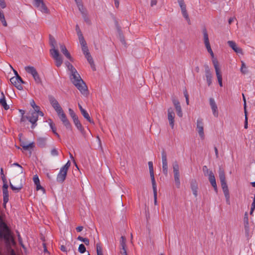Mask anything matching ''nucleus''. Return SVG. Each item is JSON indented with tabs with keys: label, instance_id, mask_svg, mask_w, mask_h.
<instances>
[{
	"label": "nucleus",
	"instance_id": "obj_1",
	"mask_svg": "<svg viewBox=\"0 0 255 255\" xmlns=\"http://www.w3.org/2000/svg\"><path fill=\"white\" fill-rule=\"evenodd\" d=\"M49 42L52 47V48L50 50V54L55 61L56 66L59 67L62 65L63 59L58 50L55 48L56 40L54 37L51 35H49Z\"/></svg>",
	"mask_w": 255,
	"mask_h": 255
},
{
	"label": "nucleus",
	"instance_id": "obj_2",
	"mask_svg": "<svg viewBox=\"0 0 255 255\" xmlns=\"http://www.w3.org/2000/svg\"><path fill=\"white\" fill-rule=\"evenodd\" d=\"M13 234L0 215V240L11 237Z\"/></svg>",
	"mask_w": 255,
	"mask_h": 255
},
{
	"label": "nucleus",
	"instance_id": "obj_3",
	"mask_svg": "<svg viewBox=\"0 0 255 255\" xmlns=\"http://www.w3.org/2000/svg\"><path fill=\"white\" fill-rule=\"evenodd\" d=\"M6 239L1 240L0 242L3 243L7 254L8 255H17L15 251L12 248V246L16 245L13 236Z\"/></svg>",
	"mask_w": 255,
	"mask_h": 255
},
{
	"label": "nucleus",
	"instance_id": "obj_4",
	"mask_svg": "<svg viewBox=\"0 0 255 255\" xmlns=\"http://www.w3.org/2000/svg\"><path fill=\"white\" fill-rule=\"evenodd\" d=\"M66 65L70 72V79L73 84L80 82L83 80L77 70L70 63L67 62Z\"/></svg>",
	"mask_w": 255,
	"mask_h": 255
},
{
	"label": "nucleus",
	"instance_id": "obj_5",
	"mask_svg": "<svg viewBox=\"0 0 255 255\" xmlns=\"http://www.w3.org/2000/svg\"><path fill=\"white\" fill-rule=\"evenodd\" d=\"M219 177L221 182V185L224 194L226 198L228 199L229 198V191L226 180V176L224 170L221 167L219 169Z\"/></svg>",
	"mask_w": 255,
	"mask_h": 255
},
{
	"label": "nucleus",
	"instance_id": "obj_6",
	"mask_svg": "<svg viewBox=\"0 0 255 255\" xmlns=\"http://www.w3.org/2000/svg\"><path fill=\"white\" fill-rule=\"evenodd\" d=\"M59 119L62 122L63 124L66 128L67 129L71 130L72 126L70 122L68 120L66 114L64 113L63 110L61 111L60 112L57 113Z\"/></svg>",
	"mask_w": 255,
	"mask_h": 255
},
{
	"label": "nucleus",
	"instance_id": "obj_7",
	"mask_svg": "<svg viewBox=\"0 0 255 255\" xmlns=\"http://www.w3.org/2000/svg\"><path fill=\"white\" fill-rule=\"evenodd\" d=\"M33 1L34 6L42 13H48L49 12V10L44 3L43 0H33Z\"/></svg>",
	"mask_w": 255,
	"mask_h": 255
},
{
	"label": "nucleus",
	"instance_id": "obj_8",
	"mask_svg": "<svg viewBox=\"0 0 255 255\" xmlns=\"http://www.w3.org/2000/svg\"><path fill=\"white\" fill-rule=\"evenodd\" d=\"M203 33L204 43H205L206 48H207L208 52L210 54L212 57L213 58L214 56V53H213V51L211 49V46H210L209 37H208V34L206 28H204L203 29Z\"/></svg>",
	"mask_w": 255,
	"mask_h": 255
},
{
	"label": "nucleus",
	"instance_id": "obj_9",
	"mask_svg": "<svg viewBox=\"0 0 255 255\" xmlns=\"http://www.w3.org/2000/svg\"><path fill=\"white\" fill-rule=\"evenodd\" d=\"M48 99L51 106L55 110L57 113L63 110L62 108L60 106L58 101L55 99V98L53 96L49 95L48 96Z\"/></svg>",
	"mask_w": 255,
	"mask_h": 255
},
{
	"label": "nucleus",
	"instance_id": "obj_10",
	"mask_svg": "<svg viewBox=\"0 0 255 255\" xmlns=\"http://www.w3.org/2000/svg\"><path fill=\"white\" fill-rule=\"evenodd\" d=\"M74 85L80 91L82 94L85 96H87L88 95L87 87L83 80Z\"/></svg>",
	"mask_w": 255,
	"mask_h": 255
},
{
	"label": "nucleus",
	"instance_id": "obj_11",
	"mask_svg": "<svg viewBox=\"0 0 255 255\" xmlns=\"http://www.w3.org/2000/svg\"><path fill=\"white\" fill-rule=\"evenodd\" d=\"M20 145L22 147V149L24 150H28L29 149H32L34 147V142H31L27 143L26 141L22 140V134L19 133L18 135Z\"/></svg>",
	"mask_w": 255,
	"mask_h": 255
},
{
	"label": "nucleus",
	"instance_id": "obj_12",
	"mask_svg": "<svg viewBox=\"0 0 255 255\" xmlns=\"http://www.w3.org/2000/svg\"><path fill=\"white\" fill-rule=\"evenodd\" d=\"M161 156L163 173L164 175H166L168 173V163L166 153L164 149L162 151Z\"/></svg>",
	"mask_w": 255,
	"mask_h": 255
},
{
	"label": "nucleus",
	"instance_id": "obj_13",
	"mask_svg": "<svg viewBox=\"0 0 255 255\" xmlns=\"http://www.w3.org/2000/svg\"><path fill=\"white\" fill-rule=\"evenodd\" d=\"M213 62L214 64V68L215 69L216 74V76H217V77L218 79V81L220 87H222L223 86L222 76V74L220 71L218 62L217 61H216L215 60H214L213 61Z\"/></svg>",
	"mask_w": 255,
	"mask_h": 255
},
{
	"label": "nucleus",
	"instance_id": "obj_14",
	"mask_svg": "<svg viewBox=\"0 0 255 255\" xmlns=\"http://www.w3.org/2000/svg\"><path fill=\"white\" fill-rule=\"evenodd\" d=\"M197 130L200 137L202 139H204L205 137L204 133V124L203 120L201 119H198L197 121Z\"/></svg>",
	"mask_w": 255,
	"mask_h": 255
},
{
	"label": "nucleus",
	"instance_id": "obj_15",
	"mask_svg": "<svg viewBox=\"0 0 255 255\" xmlns=\"http://www.w3.org/2000/svg\"><path fill=\"white\" fill-rule=\"evenodd\" d=\"M38 118L37 113L35 112H32L30 115L26 117V118L32 124V128H34L36 126V122L38 120Z\"/></svg>",
	"mask_w": 255,
	"mask_h": 255
},
{
	"label": "nucleus",
	"instance_id": "obj_16",
	"mask_svg": "<svg viewBox=\"0 0 255 255\" xmlns=\"http://www.w3.org/2000/svg\"><path fill=\"white\" fill-rule=\"evenodd\" d=\"M175 114L172 108H170L168 109V120L169 125L172 128H173L174 126Z\"/></svg>",
	"mask_w": 255,
	"mask_h": 255
},
{
	"label": "nucleus",
	"instance_id": "obj_17",
	"mask_svg": "<svg viewBox=\"0 0 255 255\" xmlns=\"http://www.w3.org/2000/svg\"><path fill=\"white\" fill-rule=\"evenodd\" d=\"M172 102L173 104L175 107V108L176 109L177 114L179 117H182L183 114L182 111L181 109V107L180 104V102L178 101V100L173 98L172 99Z\"/></svg>",
	"mask_w": 255,
	"mask_h": 255
},
{
	"label": "nucleus",
	"instance_id": "obj_18",
	"mask_svg": "<svg viewBox=\"0 0 255 255\" xmlns=\"http://www.w3.org/2000/svg\"><path fill=\"white\" fill-rule=\"evenodd\" d=\"M209 103L214 116L216 117H217L218 116V107L215 100L213 98H210L209 99Z\"/></svg>",
	"mask_w": 255,
	"mask_h": 255
},
{
	"label": "nucleus",
	"instance_id": "obj_19",
	"mask_svg": "<svg viewBox=\"0 0 255 255\" xmlns=\"http://www.w3.org/2000/svg\"><path fill=\"white\" fill-rule=\"evenodd\" d=\"M67 174V171L61 168L59 173L57 175V181L59 183H63L66 179Z\"/></svg>",
	"mask_w": 255,
	"mask_h": 255
},
{
	"label": "nucleus",
	"instance_id": "obj_20",
	"mask_svg": "<svg viewBox=\"0 0 255 255\" xmlns=\"http://www.w3.org/2000/svg\"><path fill=\"white\" fill-rule=\"evenodd\" d=\"M209 176V181H210L211 184L214 188V190L216 192H217V186L216 182V179L214 176V173L212 171L209 172L208 174Z\"/></svg>",
	"mask_w": 255,
	"mask_h": 255
},
{
	"label": "nucleus",
	"instance_id": "obj_21",
	"mask_svg": "<svg viewBox=\"0 0 255 255\" xmlns=\"http://www.w3.org/2000/svg\"><path fill=\"white\" fill-rule=\"evenodd\" d=\"M190 187L193 194L195 197L198 195V184L195 179H192L190 181Z\"/></svg>",
	"mask_w": 255,
	"mask_h": 255
},
{
	"label": "nucleus",
	"instance_id": "obj_22",
	"mask_svg": "<svg viewBox=\"0 0 255 255\" xmlns=\"http://www.w3.org/2000/svg\"><path fill=\"white\" fill-rule=\"evenodd\" d=\"M60 48L61 52L66 57V58H68L70 61H73V58L67 49L66 46L63 44H60Z\"/></svg>",
	"mask_w": 255,
	"mask_h": 255
},
{
	"label": "nucleus",
	"instance_id": "obj_23",
	"mask_svg": "<svg viewBox=\"0 0 255 255\" xmlns=\"http://www.w3.org/2000/svg\"><path fill=\"white\" fill-rule=\"evenodd\" d=\"M19 75L17 76H14L10 78V81L11 83L14 85L18 90H23V87L18 84V81H17V79L19 78Z\"/></svg>",
	"mask_w": 255,
	"mask_h": 255
},
{
	"label": "nucleus",
	"instance_id": "obj_24",
	"mask_svg": "<svg viewBox=\"0 0 255 255\" xmlns=\"http://www.w3.org/2000/svg\"><path fill=\"white\" fill-rule=\"evenodd\" d=\"M228 44L229 45V46L234 50L235 52H236L237 53L242 54V49L241 48L238 47L236 43L234 41H228Z\"/></svg>",
	"mask_w": 255,
	"mask_h": 255
},
{
	"label": "nucleus",
	"instance_id": "obj_25",
	"mask_svg": "<svg viewBox=\"0 0 255 255\" xmlns=\"http://www.w3.org/2000/svg\"><path fill=\"white\" fill-rule=\"evenodd\" d=\"M244 224L245 233L247 235H248L249 233L250 228H249L248 214L247 212H246L245 214V215H244Z\"/></svg>",
	"mask_w": 255,
	"mask_h": 255
},
{
	"label": "nucleus",
	"instance_id": "obj_26",
	"mask_svg": "<svg viewBox=\"0 0 255 255\" xmlns=\"http://www.w3.org/2000/svg\"><path fill=\"white\" fill-rule=\"evenodd\" d=\"M148 165L149 166V173L151 180V183L154 184L156 183L154 175V170H153V163L152 161H149L148 162Z\"/></svg>",
	"mask_w": 255,
	"mask_h": 255
},
{
	"label": "nucleus",
	"instance_id": "obj_27",
	"mask_svg": "<svg viewBox=\"0 0 255 255\" xmlns=\"http://www.w3.org/2000/svg\"><path fill=\"white\" fill-rule=\"evenodd\" d=\"M0 105L5 110H7L9 108V106L6 104L5 96L3 92L1 93V98L0 99Z\"/></svg>",
	"mask_w": 255,
	"mask_h": 255
},
{
	"label": "nucleus",
	"instance_id": "obj_28",
	"mask_svg": "<svg viewBox=\"0 0 255 255\" xmlns=\"http://www.w3.org/2000/svg\"><path fill=\"white\" fill-rule=\"evenodd\" d=\"M85 57L86 58L87 61L89 63V64L91 65V68L92 69L95 71L96 70V68L94 65V60L90 54V53H86V55H85Z\"/></svg>",
	"mask_w": 255,
	"mask_h": 255
},
{
	"label": "nucleus",
	"instance_id": "obj_29",
	"mask_svg": "<svg viewBox=\"0 0 255 255\" xmlns=\"http://www.w3.org/2000/svg\"><path fill=\"white\" fill-rule=\"evenodd\" d=\"M74 124H75L76 128H78V130L80 131L81 133L82 134H84L85 133V130L83 127L82 126V124H81L80 121L79 119H77L75 121H73Z\"/></svg>",
	"mask_w": 255,
	"mask_h": 255
},
{
	"label": "nucleus",
	"instance_id": "obj_30",
	"mask_svg": "<svg viewBox=\"0 0 255 255\" xmlns=\"http://www.w3.org/2000/svg\"><path fill=\"white\" fill-rule=\"evenodd\" d=\"M3 193V205L4 208L6 207V204L8 202L9 200V194L8 190H2Z\"/></svg>",
	"mask_w": 255,
	"mask_h": 255
},
{
	"label": "nucleus",
	"instance_id": "obj_31",
	"mask_svg": "<svg viewBox=\"0 0 255 255\" xmlns=\"http://www.w3.org/2000/svg\"><path fill=\"white\" fill-rule=\"evenodd\" d=\"M24 69L27 73L31 74L32 76L38 73L36 69L33 66H26Z\"/></svg>",
	"mask_w": 255,
	"mask_h": 255
},
{
	"label": "nucleus",
	"instance_id": "obj_32",
	"mask_svg": "<svg viewBox=\"0 0 255 255\" xmlns=\"http://www.w3.org/2000/svg\"><path fill=\"white\" fill-rule=\"evenodd\" d=\"M46 138L45 137H38L37 139V145L40 147H45L46 143Z\"/></svg>",
	"mask_w": 255,
	"mask_h": 255
},
{
	"label": "nucleus",
	"instance_id": "obj_33",
	"mask_svg": "<svg viewBox=\"0 0 255 255\" xmlns=\"http://www.w3.org/2000/svg\"><path fill=\"white\" fill-rule=\"evenodd\" d=\"M174 173V178L175 180V183L176 187L179 188L180 186V173L179 172H173Z\"/></svg>",
	"mask_w": 255,
	"mask_h": 255
},
{
	"label": "nucleus",
	"instance_id": "obj_34",
	"mask_svg": "<svg viewBox=\"0 0 255 255\" xmlns=\"http://www.w3.org/2000/svg\"><path fill=\"white\" fill-rule=\"evenodd\" d=\"M50 122H49V125H50V128H51V129L52 130V132L59 139H60L59 134L56 132V128L55 127L54 124L52 122V121L51 120H50Z\"/></svg>",
	"mask_w": 255,
	"mask_h": 255
},
{
	"label": "nucleus",
	"instance_id": "obj_35",
	"mask_svg": "<svg viewBox=\"0 0 255 255\" xmlns=\"http://www.w3.org/2000/svg\"><path fill=\"white\" fill-rule=\"evenodd\" d=\"M81 113L84 118H85L88 121H89L90 123L94 124L93 121L91 119L89 114L85 110L82 111Z\"/></svg>",
	"mask_w": 255,
	"mask_h": 255
},
{
	"label": "nucleus",
	"instance_id": "obj_36",
	"mask_svg": "<svg viewBox=\"0 0 255 255\" xmlns=\"http://www.w3.org/2000/svg\"><path fill=\"white\" fill-rule=\"evenodd\" d=\"M153 191V195H154V204L156 205L157 204V188H156V184L154 183L152 184Z\"/></svg>",
	"mask_w": 255,
	"mask_h": 255
},
{
	"label": "nucleus",
	"instance_id": "obj_37",
	"mask_svg": "<svg viewBox=\"0 0 255 255\" xmlns=\"http://www.w3.org/2000/svg\"><path fill=\"white\" fill-rule=\"evenodd\" d=\"M9 186H10V187L11 188V189L13 191H15L16 192H18L23 187V186H22V184H20L17 186L15 187V186H13L11 183H10Z\"/></svg>",
	"mask_w": 255,
	"mask_h": 255
},
{
	"label": "nucleus",
	"instance_id": "obj_38",
	"mask_svg": "<svg viewBox=\"0 0 255 255\" xmlns=\"http://www.w3.org/2000/svg\"><path fill=\"white\" fill-rule=\"evenodd\" d=\"M204 67H205L206 77L207 78V77H212V74L210 71L209 66L208 65L206 64L204 65Z\"/></svg>",
	"mask_w": 255,
	"mask_h": 255
},
{
	"label": "nucleus",
	"instance_id": "obj_39",
	"mask_svg": "<svg viewBox=\"0 0 255 255\" xmlns=\"http://www.w3.org/2000/svg\"><path fill=\"white\" fill-rule=\"evenodd\" d=\"M181 9V12L186 10V6L185 4L184 0H177Z\"/></svg>",
	"mask_w": 255,
	"mask_h": 255
},
{
	"label": "nucleus",
	"instance_id": "obj_40",
	"mask_svg": "<svg viewBox=\"0 0 255 255\" xmlns=\"http://www.w3.org/2000/svg\"><path fill=\"white\" fill-rule=\"evenodd\" d=\"M121 248H126V238L125 236H122L120 241Z\"/></svg>",
	"mask_w": 255,
	"mask_h": 255
},
{
	"label": "nucleus",
	"instance_id": "obj_41",
	"mask_svg": "<svg viewBox=\"0 0 255 255\" xmlns=\"http://www.w3.org/2000/svg\"><path fill=\"white\" fill-rule=\"evenodd\" d=\"M78 38L81 46H84L85 45H87V43L84 39L83 34L78 35Z\"/></svg>",
	"mask_w": 255,
	"mask_h": 255
},
{
	"label": "nucleus",
	"instance_id": "obj_42",
	"mask_svg": "<svg viewBox=\"0 0 255 255\" xmlns=\"http://www.w3.org/2000/svg\"><path fill=\"white\" fill-rule=\"evenodd\" d=\"M79 2L80 3H76L77 5V7H78L79 11L81 12V14H82L83 13H85L86 12H85L84 10L83 5L82 3V0H81Z\"/></svg>",
	"mask_w": 255,
	"mask_h": 255
},
{
	"label": "nucleus",
	"instance_id": "obj_43",
	"mask_svg": "<svg viewBox=\"0 0 255 255\" xmlns=\"http://www.w3.org/2000/svg\"><path fill=\"white\" fill-rule=\"evenodd\" d=\"M96 249L97 255H103L102 248L100 244L96 245Z\"/></svg>",
	"mask_w": 255,
	"mask_h": 255
},
{
	"label": "nucleus",
	"instance_id": "obj_44",
	"mask_svg": "<svg viewBox=\"0 0 255 255\" xmlns=\"http://www.w3.org/2000/svg\"><path fill=\"white\" fill-rule=\"evenodd\" d=\"M173 172H179V165L178 162L177 161H175L173 162L172 164Z\"/></svg>",
	"mask_w": 255,
	"mask_h": 255
},
{
	"label": "nucleus",
	"instance_id": "obj_45",
	"mask_svg": "<svg viewBox=\"0 0 255 255\" xmlns=\"http://www.w3.org/2000/svg\"><path fill=\"white\" fill-rule=\"evenodd\" d=\"M33 78L37 84L41 83V80L38 73L35 74L34 76H33Z\"/></svg>",
	"mask_w": 255,
	"mask_h": 255
},
{
	"label": "nucleus",
	"instance_id": "obj_46",
	"mask_svg": "<svg viewBox=\"0 0 255 255\" xmlns=\"http://www.w3.org/2000/svg\"><path fill=\"white\" fill-rule=\"evenodd\" d=\"M77 239L79 241H81L85 243L86 245H89V240L88 238H84L81 236H79Z\"/></svg>",
	"mask_w": 255,
	"mask_h": 255
},
{
	"label": "nucleus",
	"instance_id": "obj_47",
	"mask_svg": "<svg viewBox=\"0 0 255 255\" xmlns=\"http://www.w3.org/2000/svg\"><path fill=\"white\" fill-rule=\"evenodd\" d=\"M83 17L84 19V21L88 24H91V20L89 17L87 15V13L86 12L83 13L82 14Z\"/></svg>",
	"mask_w": 255,
	"mask_h": 255
},
{
	"label": "nucleus",
	"instance_id": "obj_48",
	"mask_svg": "<svg viewBox=\"0 0 255 255\" xmlns=\"http://www.w3.org/2000/svg\"><path fill=\"white\" fill-rule=\"evenodd\" d=\"M86 251V247L84 245L81 244L79 245L78 248V251L82 254L84 253Z\"/></svg>",
	"mask_w": 255,
	"mask_h": 255
},
{
	"label": "nucleus",
	"instance_id": "obj_49",
	"mask_svg": "<svg viewBox=\"0 0 255 255\" xmlns=\"http://www.w3.org/2000/svg\"><path fill=\"white\" fill-rule=\"evenodd\" d=\"M182 15H183V17L188 21V23L189 24H190V19H189V16H188V14L187 13V10L182 11Z\"/></svg>",
	"mask_w": 255,
	"mask_h": 255
},
{
	"label": "nucleus",
	"instance_id": "obj_50",
	"mask_svg": "<svg viewBox=\"0 0 255 255\" xmlns=\"http://www.w3.org/2000/svg\"><path fill=\"white\" fill-rule=\"evenodd\" d=\"M82 50L83 51V53L84 55H86V53H90L89 51V49L87 46V45H85L84 46H82Z\"/></svg>",
	"mask_w": 255,
	"mask_h": 255
},
{
	"label": "nucleus",
	"instance_id": "obj_51",
	"mask_svg": "<svg viewBox=\"0 0 255 255\" xmlns=\"http://www.w3.org/2000/svg\"><path fill=\"white\" fill-rule=\"evenodd\" d=\"M71 165V162L69 160L68 162L61 168V169H63L66 171H68L69 168Z\"/></svg>",
	"mask_w": 255,
	"mask_h": 255
},
{
	"label": "nucleus",
	"instance_id": "obj_52",
	"mask_svg": "<svg viewBox=\"0 0 255 255\" xmlns=\"http://www.w3.org/2000/svg\"><path fill=\"white\" fill-rule=\"evenodd\" d=\"M33 181L35 184H39L40 183L39 178L37 175H34L33 177Z\"/></svg>",
	"mask_w": 255,
	"mask_h": 255
},
{
	"label": "nucleus",
	"instance_id": "obj_53",
	"mask_svg": "<svg viewBox=\"0 0 255 255\" xmlns=\"http://www.w3.org/2000/svg\"><path fill=\"white\" fill-rule=\"evenodd\" d=\"M120 254L122 255H128L126 250V248H120Z\"/></svg>",
	"mask_w": 255,
	"mask_h": 255
},
{
	"label": "nucleus",
	"instance_id": "obj_54",
	"mask_svg": "<svg viewBox=\"0 0 255 255\" xmlns=\"http://www.w3.org/2000/svg\"><path fill=\"white\" fill-rule=\"evenodd\" d=\"M51 154L52 156H57L58 155V151L56 148H53L51 151Z\"/></svg>",
	"mask_w": 255,
	"mask_h": 255
},
{
	"label": "nucleus",
	"instance_id": "obj_55",
	"mask_svg": "<svg viewBox=\"0 0 255 255\" xmlns=\"http://www.w3.org/2000/svg\"><path fill=\"white\" fill-rule=\"evenodd\" d=\"M255 209V199H254L253 202L252 204V207L250 211V214L252 215Z\"/></svg>",
	"mask_w": 255,
	"mask_h": 255
},
{
	"label": "nucleus",
	"instance_id": "obj_56",
	"mask_svg": "<svg viewBox=\"0 0 255 255\" xmlns=\"http://www.w3.org/2000/svg\"><path fill=\"white\" fill-rule=\"evenodd\" d=\"M76 31L77 32V35H80L82 34V33L80 29V27L78 24L76 25Z\"/></svg>",
	"mask_w": 255,
	"mask_h": 255
},
{
	"label": "nucleus",
	"instance_id": "obj_57",
	"mask_svg": "<svg viewBox=\"0 0 255 255\" xmlns=\"http://www.w3.org/2000/svg\"><path fill=\"white\" fill-rule=\"evenodd\" d=\"M0 6L2 8H4L6 7V5L4 0H0Z\"/></svg>",
	"mask_w": 255,
	"mask_h": 255
},
{
	"label": "nucleus",
	"instance_id": "obj_58",
	"mask_svg": "<svg viewBox=\"0 0 255 255\" xmlns=\"http://www.w3.org/2000/svg\"><path fill=\"white\" fill-rule=\"evenodd\" d=\"M212 77H207L206 78V80H207V82L208 86H210L212 84Z\"/></svg>",
	"mask_w": 255,
	"mask_h": 255
},
{
	"label": "nucleus",
	"instance_id": "obj_59",
	"mask_svg": "<svg viewBox=\"0 0 255 255\" xmlns=\"http://www.w3.org/2000/svg\"><path fill=\"white\" fill-rule=\"evenodd\" d=\"M18 240L19 243L20 244L21 247L22 248H24V245L22 244V239H21V237H20V235L19 234H18Z\"/></svg>",
	"mask_w": 255,
	"mask_h": 255
},
{
	"label": "nucleus",
	"instance_id": "obj_60",
	"mask_svg": "<svg viewBox=\"0 0 255 255\" xmlns=\"http://www.w3.org/2000/svg\"><path fill=\"white\" fill-rule=\"evenodd\" d=\"M69 115L71 116V117H72V116H73L75 115H76V114L75 113L74 111L72 109H70V108L69 109Z\"/></svg>",
	"mask_w": 255,
	"mask_h": 255
},
{
	"label": "nucleus",
	"instance_id": "obj_61",
	"mask_svg": "<svg viewBox=\"0 0 255 255\" xmlns=\"http://www.w3.org/2000/svg\"><path fill=\"white\" fill-rule=\"evenodd\" d=\"M19 78L17 79V81H18V84L21 85V84H25V82L23 81L21 77L19 75Z\"/></svg>",
	"mask_w": 255,
	"mask_h": 255
},
{
	"label": "nucleus",
	"instance_id": "obj_62",
	"mask_svg": "<svg viewBox=\"0 0 255 255\" xmlns=\"http://www.w3.org/2000/svg\"><path fill=\"white\" fill-rule=\"evenodd\" d=\"M36 185V190H39L40 189H42L43 190H44V189L40 185V183L35 184Z\"/></svg>",
	"mask_w": 255,
	"mask_h": 255
},
{
	"label": "nucleus",
	"instance_id": "obj_63",
	"mask_svg": "<svg viewBox=\"0 0 255 255\" xmlns=\"http://www.w3.org/2000/svg\"><path fill=\"white\" fill-rule=\"evenodd\" d=\"M0 20L1 21V22L2 23V25L4 26H7V22H6L5 19V17L4 18H3L2 19Z\"/></svg>",
	"mask_w": 255,
	"mask_h": 255
},
{
	"label": "nucleus",
	"instance_id": "obj_64",
	"mask_svg": "<svg viewBox=\"0 0 255 255\" xmlns=\"http://www.w3.org/2000/svg\"><path fill=\"white\" fill-rule=\"evenodd\" d=\"M60 250H61V251H62L63 252H67L66 248L64 245H61L60 246Z\"/></svg>",
	"mask_w": 255,
	"mask_h": 255
}]
</instances>
